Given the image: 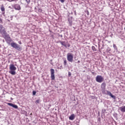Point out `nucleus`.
Returning <instances> with one entry per match:
<instances>
[{"instance_id":"obj_1","label":"nucleus","mask_w":125,"mask_h":125,"mask_svg":"<svg viewBox=\"0 0 125 125\" xmlns=\"http://www.w3.org/2000/svg\"><path fill=\"white\" fill-rule=\"evenodd\" d=\"M16 67H15L14 64H10L9 73L13 76H14V75H16V72L15 71H16Z\"/></svg>"},{"instance_id":"obj_2","label":"nucleus","mask_w":125,"mask_h":125,"mask_svg":"<svg viewBox=\"0 0 125 125\" xmlns=\"http://www.w3.org/2000/svg\"><path fill=\"white\" fill-rule=\"evenodd\" d=\"M11 45L12 47L15 48L17 50H22V47L15 42H11Z\"/></svg>"},{"instance_id":"obj_3","label":"nucleus","mask_w":125,"mask_h":125,"mask_svg":"<svg viewBox=\"0 0 125 125\" xmlns=\"http://www.w3.org/2000/svg\"><path fill=\"white\" fill-rule=\"evenodd\" d=\"M2 26L0 25V32H1V33H2V34H3L5 38H10V37H9V35L7 34V33H6V31H5V30L3 29L2 31H1V29H2Z\"/></svg>"},{"instance_id":"obj_4","label":"nucleus","mask_w":125,"mask_h":125,"mask_svg":"<svg viewBox=\"0 0 125 125\" xmlns=\"http://www.w3.org/2000/svg\"><path fill=\"white\" fill-rule=\"evenodd\" d=\"M67 59L69 62H73V60L74 59V56L72 54V53H68L67 55Z\"/></svg>"},{"instance_id":"obj_5","label":"nucleus","mask_w":125,"mask_h":125,"mask_svg":"<svg viewBox=\"0 0 125 125\" xmlns=\"http://www.w3.org/2000/svg\"><path fill=\"white\" fill-rule=\"evenodd\" d=\"M96 81L97 82V83H101L104 81V78L101 75H98L96 77Z\"/></svg>"},{"instance_id":"obj_6","label":"nucleus","mask_w":125,"mask_h":125,"mask_svg":"<svg viewBox=\"0 0 125 125\" xmlns=\"http://www.w3.org/2000/svg\"><path fill=\"white\" fill-rule=\"evenodd\" d=\"M60 43L62 44V45H63L64 46V47H70L71 46V45H70V43H68V42H65V41L64 42H60Z\"/></svg>"},{"instance_id":"obj_7","label":"nucleus","mask_w":125,"mask_h":125,"mask_svg":"<svg viewBox=\"0 0 125 125\" xmlns=\"http://www.w3.org/2000/svg\"><path fill=\"white\" fill-rule=\"evenodd\" d=\"M50 72H51V80H55V75H54V70L53 68H51L50 69Z\"/></svg>"},{"instance_id":"obj_8","label":"nucleus","mask_w":125,"mask_h":125,"mask_svg":"<svg viewBox=\"0 0 125 125\" xmlns=\"http://www.w3.org/2000/svg\"><path fill=\"white\" fill-rule=\"evenodd\" d=\"M9 106H11L13 107V108H14L15 109H18V106L16 104H14L12 103H9L7 104Z\"/></svg>"},{"instance_id":"obj_9","label":"nucleus","mask_w":125,"mask_h":125,"mask_svg":"<svg viewBox=\"0 0 125 125\" xmlns=\"http://www.w3.org/2000/svg\"><path fill=\"white\" fill-rule=\"evenodd\" d=\"M14 7L16 10H20L21 9V7H20V5L18 4H16L14 5Z\"/></svg>"},{"instance_id":"obj_10","label":"nucleus","mask_w":125,"mask_h":125,"mask_svg":"<svg viewBox=\"0 0 125 125\" xmlns=\"http://www.w3.org/2000/svg\"><path fill=\"white\" fill-rule=\"evenodd\" d=\"M106 93L107 95H109V96H110V97H111L112 98H115V96L113 95V94H112V93H111V92L109 91H107Z\"/></svg>"},{"instance_id":"obj_11","label":"nucleus","mask_w":125,"mask_h":125,"mask_svg":"<svg viewBox=\"0 0 125 125\" xmlns=\"http://www.w3.org/2000/svg\"><path fill=\"white\" fill-rule=\"evenodd\" d=\"M101 88L102 89H106V83L104 82L102 83Z\"/></svg>"},{"instance_id":"obj_12","label":"nucleus","mask_w":125,"mask_h":125,"mask_svg":"<svg viewBox=\"0 0 125 125\" xmlns=\"http://www.w3.org/2000/svg\"><path fill=\"white\" fill-rule=\"evenodd\" d=\"M75 114H72L70 115V116L69 117V120L71 121H73V120H75Z\"/></svg>"},{"instance_id":"obj_13","label":"nucleus","mask_w":125,"mask_h":125,"mask_svg":"<svg viewBox=\"0 0 125 125\" xmlns=\"http://www.w3.org/2000/svg\"><path fill=\"white\" fill-rule=\"evenodd\" d=\"M120 109L121 112H122L123 113H125V106H122V107H120Z\"/></svg>"},{"instance_id":"obj_14","label":"nucleus","mask_w":125,"mask_h":125,"mask_svg":"<svg viewBox=\"0 0 125 125\" xmlns=\"http://www.w3.org/2000/svg\"><path fill=\"white\" fill-rule=\"evenodd\" d=\"M5 9L4 8V6H3V5H2L1 6V11L2 12L5 11Z\"/></svg>"},{"instance_id":"obj_15","label":"nucleus","mask_w":125,"mask_h":125,"mask_svg":"<svg viewBox=\"0 0 125 125\" xmlns=\"http://www.w3.org/2000/svg\"><path fill=\"white\" fill-rule=\"evenodd\" d=\"M105 89H102V92L103 94H106V90Z\"/></svg>"},{"instance_id":"obj_16","label":"nucleus","mask_w":125,"mask_h":125,"mask_svg":"<svg viewBox=\"0 0 125 125\" xmlns=\"http://www.w3.org/2000/svg\"><path fill=\"white\" fill-rule=\"evenodd\" d=\"M63 64L64 66H66L67 65V60H66V59L64 60Z\"/></svg>"},{"instance_id":"obj_17","label":"nucleus","mask_w":125,"mask_h":125,"mask_svg":"<svg viewBox=\"0 0 125 125\" xmlns=\"http://www.w3.org/2000/svg\"><path fill=\"white\" fill-rule=\"evenodd\" d=\"M92 49L93 50V51H96V48H95L94 46H92Z\"/></svg>"},{"instance_id":"obj_18","label":"nucleus","mask_w":125,"mask_h":125,"mask_svg":"<svg viewBox=\"0 0 125 125\" xmlns=\"http://www.w3.org/2000/svg\"><path fill=\"white\" fill-rule=\"evenodd\" d=\"M25 0L28 4H29V3L31 2V0Z\"/></svg>"},{"instance_id":"obj_19","label":"nucleus","mask_w":125,"mask_h":125,"mask_svg":"<svg viewBox=\"0 0 125 125\" xmlns=\"http://www.w3.org/2000/svg\"><path fill=\"white\" fill-rule=\"evenodd\" d=\"M113 47H114V48H115V49H118L117 46L115 44H113Z\"/></svg>"},{"instance_id":"obj_20","label":"nucleus","mask_w":125,"mask_h":125,"mask_svg":"<svg viewBox=\"0 0 125 125\" xmlns=\"http://www.w3.org/2000/svg\"><path fill=\"white\" fill-rule=\"evenodd\" d=\"M37 93V92L36 91H33V95H35Z\"/></svg>"},{"instance_id":"obj_21","label":"nucleus","mask_w":125,"mask_h":125,"mask_svg":"<svg viewBox=\"0 0 125 125\" xmlns=\"http://www.w3.org/2000/svg\"><path fill=\"white\" fill-rule=\"evenodd\" d=\"M36 103H38V104L40 103V100H37L36 101Z\"/></svg>"},{"instance_id":"obj_22","label":"nucleus","mask_w":125,"mask_h":125,"mask_svg":"<svg viewBox=\"0 0 125 125\" xmlns=\"http://www.w3.org/2000/svg\"><path fill=\"white\" fill-rule=\"evenodd\" d=\"M60 1H61L62 3L64 2L65 1V0H60Z\"/></svg>"},{"instance_id":"obj_23","label":"nucleus","mask_w":125,"mask_h":125,"mask_svg":"<svg viewBox=\"0 0 125 125\" xmlns=\"http://www.w3.org/2000/svg\"><path fill=\"white\" fill-rule=\"evenodd\" d=\"M7 0L8 1H13V0Z\"/></svg>"},{"instance_id":"obj_24","label":"nucleus","mask_w":125,"mask_h":125,"mask_svg":"<svg viewBox=\"0 0 125 125\" xmlns=\"http://www.w3.org/2000/svg\"><path fill=\"white\" fill-rule=\"evenodd\" d=\"M68 76H69V77H70V76H71V73H70V72L68 73Z\"/></svg>"},{"instance_id":"obj_25","label":"nucleus","mask_w":125,"mask_h":125,"mask_svg":"<svg viewBox=\"0 0 125 125\" xmlns=\"http://www.w3.org/2000/svg\"><path fill=\"white\" fill-rule=\"evenodd\" d=\"M81 62L80 61H78V63H80Z\"/></svg>"},{"instance_id":"obj_26","label":"nucleus","mask_w":125,"mask_h":125,"mask_svg":"<svg viewBox=\"0 0 125 125\" xmlns=\"http://www.w3.org/2000/svg\"><path fill=\"white\" fill-rule=\"evenodd\" d=\"M19 43H20V44H21V42H19Z\"/></svg>"},{"instance_id":"obj_27","label":"nucleus","mask_w":125,"mask_h":125,"mask_svg":"<svg viewBox=\"0 0 125 125\" xmlns=\"http://www.w3.org/2000/svg\"><path fill=\"white\" fill-rule=\"evenodd\" d=\"M69 23H70V24H71V23H72V22H69Z\"/></svg>"}]
</instances>
